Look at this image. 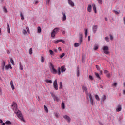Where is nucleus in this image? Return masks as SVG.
Segmentation results:
<instances>
[{"mask_svg":"<svg viewBox=\"0 0 125 125\" xmlns=\"http://www.w3.org/2000/svg\"><path fill=\"white\" fill-rule=\"evenodd\" d=\"M12 107L13 108V110H14V113L16 114V116L18 118V119L21 121V122H23L24 123H25V121L24 119V116H23L22 112H21L20 110L17 109V104L14 103L12 105Z\"/></svg>","mask_w":125,"mask_h":125,"instance_id":"obj_1","label":"nucleus"},{"mask_svg":"<svg viewBox=\"0 0 125 125\" xmlns=\"http://www.w3.org/2000/svg\"><path fill=\"white\" fill-rule=\"evenodd\" d=\"M82 89L83 92H85L86 94V99L87 100L90 99L91 105H93V99H92V96L91 95V94L90 93H88V91H87V88L86 86H84V85L82 86Z\"/></svg>","mask_w":125,"mask_h":125,"instance_id":"obj_2","label":"nucleus"},{"mask_svg":"<svg viewBox=\"0 0 125 125\" xmlns=\"http://www.w3.org/2000/svg\"><path fill=\"white\" fill-rule=\"evenodd\" d=\"M60 29V28H59V27L55 28L51 32V37H52V38H55V35H56L57 33L59 32Z\"/></svg>","mask_w":125,"mask_h":125,"instance_id":"obj_3","label":"nucleus"},{"mask_svg":"<svg viewBox=\"0 0 125 125\" xmlns=\"http://www.w3.org/2000/svg\"><path fill=\"white\" fill-rule=\"evenodd\" d=\"M58 71V75L59 76H60V74H61V72L62 73H64V72H66V68H65V66H62L61 68L58 67L57 69Z\"/></svg>","mask_w":125,"mask_h":125,"instance_id":"obj_4","label":"nucleus"},{"mask_svg":"<svg viewBox=\"0 0 125 125\" xmlns=\"http://www.w3.org/2000/svg\"><path fill=\"white\" fill-rule=\"evenodd\" d=\"M50 68L51 73L55 74L57 73V70L54 68V66L51 63H50Z\"/></svg>","mask_w":125,"mask_h":125,"instance_id":"obj_5","label":"nucleus"},{"mask_svg":"<svg viewBox=\"0 0 125 125\" xmlns=\"http://www.w3.org/2000/svg\"><path fill=\"white\" fill-rule=\"evenodd\" d=\"M103 51H104V53H105V54H109V47L107 46H104L102 48Z\"/></svg>","mask_w":125,"mask_h":125,"instance_id":"obj_6","label":"nucleus"},{"mask_svg":"<svg viewBox=\"0 0 125 125\" xmlns=\"http://www.w3.org/2000/svg\"><path fill=\"white\" fill-rule=\"evenodd\" d=\"M53 87L55 90H58V84H57V79H56L53 83Z\"/></svg>","mask_w":125,"mask_h":125,"instance_id":"obj_7","label":"nucleus"},{"mask_svg":"<svg viewBox=\"0 0 125 125\" xmlns=\"http://www.w3.org/2000/svg\"><path fill=\"white\" fill-rule=\"evenodd\" d=\"M59 42H62V43H65V41L62 40V39H60L58 40H57L56 41L54 42V43L55 44H57V43H59Z\"/></svg>","mask_w":125,"mask_h":125,"instance_id":"obj_8","label":"nucleus"},{"mask_svg":"<svg viewBox=\"0 0 125 125\" xmlns=\"http://www.w3.org/2000/svg\"><path fill=\"white\" fill-rule=\"evenodd\" d=\"M63 118H64V119H65V120L67 121V122H68V123H70L71 118L68 115H64L63 116Z\"/></svg>","mask_w":125,"mask_h":125,"instance_id":"obj_9","label":"nucleus"},{"mask_svg":"<svg viewBox=\"0 0 125 125\" xmlns=\"http://www.w3.org/2000/svg\"><path fill=\"white\" fill-rule=\"evenodd\" d=\"M62 21H66L67 20V16H66V13L62 12Z\"/></svg>","mask_w":125,"mask_h":125,"instance_id":"obj_10","label":"nucleus"},{"mask_svg":"<svg viewBox=\"0 0 125 125\" xmlns=\"http://www.w3.org/2000/svg\"><path fill=\"white\" fill-rule=\"evenodd\" d=\"M98 28V26L97 25L93 26L92 30H93V33H94V34H95V33H96Z\"/></svg>","mask_w":125,"mask_h":125,"instance_id":"obj_11","label":"nucleus"},{"mask_svg":"<svg viewBox=\"0 0 125 125\" xmlns=\"http://www.w3.org/2000/svg\"><path fill=\"white\" fill-rule=\"evenodd\" d=\"M51 95L54 100V101H59V98L58 97H57L56 96L53 95V94H51Z\"/></svg>","mask_w":125,"mask_h":125,"instance_id":"obj_12","label":"nucleus"},{"mask_svg":"<svg viewBox=\"0 0 125 125\" xmlns=\"http://www.w3.org/2000/svg\"><path fill=\"white\" fill-rule=\"evenodd\" d=\"M116 112H121L122 111V105L119 104L116 109Z\"/></svg>","mask_w":125,"mask_h":125,"instance_id":"obj_13","label":"nucleus"},{"mask_svg":"<svg viewBox=\"0 0 125 125\" xmlns=\"http://www.w3.org/2000/svg\"><path fill=\"white\" fill-rule=\"evenodd\" d=\"M5 66V61H2L1 62L2 70L4 71V67Z\"/></svg>","mask_w":125,"mask_h":125,"instance_id":"obj_14","label":"nucleus"},{"mask_svg":"<svg viewBox=\"0 0 125 125\" xmlns=\"http://www.w3.org/2000/svg\"><path fill=\"white\" fill-rule=\"evenodd\" d=\"M4 69H5V70H6L7 71L9 69H12V67H11V65H10V64H9L8 65L5 66Z\"/></svg>","mask_w":125,"mask_h":125,"instance_id":"obj_15","label":"nucleus"},{"mask_svg":"<svg viewBox=\"0 0 125 125\" xmlns=\"http://www.w3.org/2000/svg\"><path fill=\"white\" fill-rule=\"evenodd\" d=\"M96 68L97 71H99L100 74H101V75H102V70H100V67L98 65H96Z\"/></svg>","mask_w":125,"mask_h":125,"instance_id":"obj_16","label":"nucleus"},{"mask_svg":"<svg viewBox=\"0 0 125 125\" xmlns=\"http://www.w3.org/2000/svg\"><path fill=\"white\" fill-rule=\"evenodd\" d=\"M83 42V35L80 34L79 37V43L82 44V42Z\"/></svg>","mask_w":125,"mask_h":125,"instance_id":"obj_17","label":"nucleus"},{"mask_svg":"<svg viewBox=\"0 0 125 125\" xmlns=\"http://www.w3.org/2000/svg\"><path fill=\"white\" fill-rule=\"evenodd\" d=\"M10 85L12 90H14L15 88L14 87V85L13 84V81L12 80L10 81Z\"/></svg>","mask_w":125,"mask_h":125,"instance_id":"obj_18","label":"nucleus"},{"mask_svg":"<svg viewBox=\"0 0 125 125\" xmlns=\"http://www.w3.org/2000/svg\"><path fill=\"white\" fill-rule=\"evenodd\" d=\"M68 3L70 5H71V6H72V7H74V6H75V4L73 2V1H72V0H68Z\"/></svg>","mask_w":125,"mask_h":125,"instance_id":"obj_19","label":"nucleus"},{"mask_svg":"<svg viewBox=\"0 0 125 125\" xmlns=\"http://www.w3.org/2000/svg\"><path fill=\"white\" fill-rule=\"evenodd\" d=\"M92 8V7L91 6V5H89L87 8V11H88V12H90L91 11Z\"/></svg>","mask_w":125,"mask_h":125,"instance_id":"obj_20","label":"nucleus"},{"mask_svg":"<svg viewBox=\"0 0 125 125\" xmlns=\"http://www.w3.org/2000/svg\"><path fill=\"white\" fill-rule=\"evenodd\" d=\"M92 6H93V9L95 12V13H96V6H95V4H93Z\"/></svg>","mask_w":125,"mask_h":125,"instance_id":"obj_21","label":"nucleus"},{"mask_svg":"<svg viewBox=\"0 0 125 125\" xmlns=\"http://www.w3.org/2000/svg\"><path fill=\"white\" fill-rule=\"evenodd\" d=\"M59 86V89H62L63 88V83L62 82H60Z\"/></svg>","mask_w":125,"mask_h":125,"instance_id":"obj_22","label":"nucleus"},{"mask_svg":"<svg viewBox=\"0 0 125 125\" xmlns=\"http://www.w3.org/2000/svg\"><path fill=\"white\" fill-rule=\"evenodd\" d=\"M96 77H97V79L98 80H101V78H100V76H99V74L96 72L95 73Z\"/></svg>","mask_w":125,"mask_h":125,"instance_id":"obj_23","label":"nucleus"},{"mask_svg":"<svg viewBox=\"0 0 125 125\" xmlns=\"http://www.w3.org/2000/svg\"><path fill=\"white\" fill-rule=\"evenodd\" d=\"M19 66H20V70H24V68H23V65H22V63H21V62H20Z\"/></svg>","mask_w":125,"mask_h":125,"instance_id":"obj_24","label":"nucleus"},{"mask_svg":"<svg viewBox=\"0 0 125 125\" xmlns=\"http://www.w3.org/2000/svg\"><path fill=\"white\" fill-rule=\"evenodd\" d=\"M80 45H81V43H75L74 44V46H75V47H78Z\"/></svg>","mask_w":125,"mask_h":125,"instance_id":"obj_25","label":"nucleus"},{"mask_svg":"<svg viewBox=\"0 0 125 125\" xmlns=\"http://www.w3.org/2000/svg\"><path fill=\"white\" fill-rule=\"evenodd\" d=\"M41 61L42 63H43L44 62V57H43L42 56L41 57Z\"/></svg>","mask_w":125,"mask_h":125,"instance_id":"obj_26","label":"nucleus"},{"mask_svg":"<svg viewBox=\"0 0 125 125\" xmlns=\"http://www.w3.org/2000/svg\"><path fill=\"white\" fill-rule=\"evenodd\" d=\"M77 77H80V70H79V67L77 69Z\"/></svg>","mask_w":125,"mask_h":125,"instance_id":"obj_27","label":"nucleus"},{"mask_svg":"<svg viewBox=\"0 0 125 125\" xmlns=\"http://www.w3.org/2000/svg\"><path fill=\"white\" fill-rule=\"evenodd\" d=\"M7 31L8 34H10V28H9V24H7Z\"/></svg>","mask_w":125,"mask_h":125,"instance_id":"obj_28","label":"nucleus"},{"mask_svg":"<svg viewBox=\"0 0 125 125\" xmlns=\"http://www.w3.org/2000/svg\"><path fill=\"white\" fill-rule=\"evenodd\" d=\"M20 16L21 20H24V15H23V14L22 13H20Z\"/></svg>","mask_w":125,"mask_h":125,"instance_id":"obj_29","label":"nucleus"},{"mask_svg":"<svg viewBox=\"0 0 125 125\" xmlns=\"http://www.w3.org/2000/svg\"><path fill=\"white\" fill-rule=\"evenodd\" d=\"M10 62L12 65H14V61H13L12 58H10Z\"/></svg>","mask_w":125,"mask_h":125,"instance_id":"obj_30","label":"nucleus"},{"mask_svg":"<svg viewBox=\"0 0 125 125\" xmlns=\"http://www.w3.org/2000/svg\"><path fill=\"white\" fill-rule=\"evenodd\" d=\"M45 82L47 83H52V81L51 80H46Z\"/></svg>","mask_w":125,"mask_h":125,"instance_id":"obj_31","label":"nucleus"},{"mask_svg":"<svg viewBox=\"0 0 125 125\" xmlns=\"http://www.w3.org/2000/svg\"><path fill=\"white\" fill-rule=\"evenodd\" d=\"M37 30H37L38 33H41L42 32V28H41L40 27H38L37 28Z\"/></svg>","mask_w":125,"mask_h":125,"instance_id":"obj_32","label":"nucleus"},{"mask_svg":"<svg viewBox=\"0 0 125 125\" xmlns=\"http://www.w3.org/2000/svg\"><path fill=\"white\" fill-rule=\"evenodd\" d=\"M95 97L96 98V99L98 101H99V100H100V99L99 98V96H98L97 95H96L95 96Z\"/></svg>","mask_w":125,"mask_h":125,"instance_id":"obj_33","label":"nucleus"},{"mask_svg":"<svg viewBox=\"0 0 125 125\" xmlns=\"http://www.w3.org/2000/svg\"><path fill=\"white\" fill-rule=\"evenodd\" d=\"M94 49L95 50H97V49H98V45H95L94 46Z\"/></svg>","mask_w":125,"mask_h":125,"instance_id":"obj_34","label":"nucleus"},{"mask_svg":"<svg viewBox=\"0 0 125 125\" xmlns=\"http://www.w3.org/2000/svg\"><path fill=\"white\" fill-rule=\"evenodd\" d=\"M44 110H45V112L48 113V109H47V107H46V106H45V105H44Z\"/></svg>","mask_w":125,"mask_h":125,"instance_id":"obj_35","label":"nucleus"},{"mask_svg":"<svg viewBox=\"0 0 125 125\" xmlns=\"http://www.w3.org/2000/svg\"><path fill=\"white\" fill-rule=\"evenodd\" d=\"M6 125H11V122L10 121H7L5 122Z\"/></svg>","mask_w":125,"mask_h":125,"instance_id":"obj_36","label":"nucleus"},{"mask_svg":"<svg viewBox=\"0 0 125 125\" xmlns=\"http://www.w3.org/2000/svg\"><path fill=\"white\" fill-rule=\"evenodd\" d=\"M102 99H103V101H105V100L106 99V95H104L103 96Z\"/></svg>","mask_w":125,"mask_h":125,"instance_id":"obj_37","label":"nucleus"},{"mask_svg":"<svg viewBox=\"0 0 125 125\" xmlns=\"http://www.w3.org/2000/svg\"><path fill=\"white\" fill-rule=\"evenodd\" d=\"M3 11L5 13H7V9H6V8H5V7H3Z\"/></svg>","mask_w":125,"mask_h":125,"instance_id":"obj_38","label":"nucleus"},{"mask_svg":"<svg viewBox=\"0 0 125 125\" xmlns=\"http://www.w3.org/2000/svg\"><path fill=\"white\" fill-rule=\"evenodd\" d=\"M29 54H32L33 53V49L32 48L29 49Z\"/></svg>","mask_w":125,"mask_h":125,"instance_id":"obj_39","label":"nucleus"},{"mask_svg":"<svg viewBox=\"0 0 125 125\" xmlns=\"http://www.w3.org/2000/svg\"><path fill=\"white\" fill-rule=\"evenodd\" d=\"M111 76H112V75H111V74H110V73H107L106 74V77L109 78H111Z\"/></svg>","mask_w":125,"mask_h":125,"instance_id":"obj_40","label":"nucleus"},{"mask_svg":"<svg viewBox=\"0 0 125 125\" xmlns=\"http://www.w3.org/2000/svg\"><path fill=\"white\" fill-rule=\"evenodd\" d=\"M49 53L51 54V55H53L54 53L53 52V51L52 50H49Z\"/></svg>","mask_w":125,"mask_h":125,"instance_id":"obj_41","label":"nucleus"},{"mask_svg":"<svg viewBox=\"0 0 125 125\" xmlns=\"http://www.w3.org/2000/svg\"><path fill=\"white\" fill-rule=\"evenodd\" d=\"M62 107L63 109H65V104L64 103H62Z\"/></svg>","mask_w":125,"mask_h":125,"instance_id":"obj_42","label":"nucleus"},{"mask_svg":"<svg viewBox=\"0 0 125 125\" xmlns=\"http://www.w3.org/2000/svg\"><path fill=\"white\" fill-rule=\"evenodd\" d=\"M113 12H114L116 15L120 14V12H118V11L114 10Z\"/></svg>","mask_w":125,"mask_h":125,"instance_id":"obj_43","label":"nucleus"},{"mask_svg":"<svg viewBox=\"0 0 125 125\" xmlns=\"http://www.w3.org/2000/svg\"><path fill=\"white\" fill-rule=\"evenodd\" d=\"M65 56V53H62L61 56H60V58H63Z\"/></svg>","mask_w":125,"mask_h":125,"instance_id":"obj_44","label":"nucleus"},{"mask_svg":"<svg viewBox=\"0 0 125 125\" xmlns=\"http://www.w3.org/2000/svg\"><path fill=\"white\" fill-rule=\"evenodd\" d=\"M89 78L90 80H91V81H93V77H92V76L89 75Z\"/></svg>","mask_w":125,"mask_h":125,"instance_id":"obj_45","label":"nucleus"},{"mask_svg":"<svg viewBox=\"0 0 125 125\" xmlns=\"http://www.w3.org/2000/svg\"><path fill=\"white\" fill-rule=\"evenodd\" d=\"M97 1L98 2V3H99V4H102V0H97Z\"/></svg>","mask_w":125,"mask_h":125,"instance_id":"obj_46","label":"nucleus"},{"mask_svg":"<svg viewBox=\"0 0 125 125\" xmlns=\"http://www.w3.org/2000/svg\"><path fill=\"white\" fill-rule=\"evenodd\" d=\"M22 32H23V34H24V35H27V30H23Z\"/></svg>","mask_w":125,"mask_h":125,"instance_id":"obj_47","label":"nucleus"},{"mask_svg":"<svg viewBox=\"0 0 125 125\" xmlns=\"http://www.w3.org/2000/svg\"><path fill=\"white\" fill-rule=\"evenodd\" d=\"M105 41H107V42H110V40H109V37H106L105 38Z\"/></svg>","mask_w":125,"mask_h":125,"instance_id":"obj_48","label":"nucleus"},{"mask_svg":"<svg viewBox=\"0 0 125 125\" xmlns=\"http://www.w3.org/2000/svg\"><path fill=\"white\" fill-rule=\"evenodd\" d=\"M85 37H87V29H86L85 32Z\"/></svg>","mask_w":125,"mask_h":125,"instance_id":"obj_49","label":"nucleus"},{"mask_svg":"<svg viewBox=\"0 0 125 125\" xmlns=\"http://www.w3.org/2000/svg\"><path fill=\"white\" fill-rule=\"evenodd\" d=\"M55 116L56 118H58L59 117V114L58 113H55Z\"/></svg>","mask_w":125,"mask_h":125,"instance_id":"obj_50","label":"nucleus"},{"mask_svg":"<svg viewBox=\"0 0 125 125\" xmlns=\"http://www.w3.org/2000/svg\"><path fill=\"white\" fill-rule=\"evenodd\" d=\"M109 36H110L111 41H113V36L111 34Z\"/></svg>","mask_w":125,"mask_h":125,"instance_id":"obj_51","label":"nucleus"},{"mask_svg":"<svg viewBox=\"0 0 125 125\" xmlns=\"http://www.w3.org/2000/svg\"><path fill=\"white\" fill-rule=\"evenodd\" d=\"M104 74H107V73H109V71H108V70H104Z\"/></svg>","mask_w":125,"mask_h":125,"instance_id":"obj_52","label":"nucleus"},{"mask_svg":"<svg viewBox=\"0 0 125 125\" xmlns=\"http://www.w3.org/2000/svg\"><path fill=\"white\" fill-rule=\"evenodd\" d=\"M53 50H54V52L57 53V49L55 48V49H53Z\"/></svg>","mask_w":125,"mask_h":125,"instance_id":"obj_53","label":"nucleus"},{"mask_svg":"<svg viewBox=\"0 0 125 125\" xmlns=\"http://www.w3.org/2000/svg\"><path fill=\"white\" fill-rule=\"evenodd\" d=\"M89 41H90V36L88 37V41L89 42Z\"/></svg>","mask_w":125,"mask_h":125,"instance_id":"obj_54","label":"nucleus"},{"mask_svg":"<svg viewBox=\"0 0 125 125\" xmlns=\"http://www.w3.org/2000/svg\"><path fill=\"white\" fill-rule=\"evenodd\" d=\"M50 1V0H46V3L47 4L49 3V2Z\"/></svg>","mask_w":125,"mask_h":125,"instance_id":"obj_55","label":"nucleus"},{"mask_svg":"<svg viewBox=\"0 0 125 125\" xmlns=\"http://www.w3.org/2000/svg\"><path fill=\"white\" fill-rule=\"evenodd\" d=\"M2 123H3V121H2L1 119H0V124H2Z\"/></svg>","mask_w":125,"mask_h":125,"instance_id":"obj_56","label":"nucleus"},{"mask_svg":"<svg viewBox=\"0 0 125 125\" xmlns=\"http://www.w3.org/2000/svg\"><path fill=\"white\" fill-rule=\"evenodd\" d=\"M58 50H59V51H61V50H62V49H61V47H59Z\"/></svg>","mask_w":125,"mask_h":125,"instance_id":"obj_57","label":"nucleus"},{"mask_svg":"<svg viewBox=\"0 0 125 125\" xmlns=\"http://www.w3.org/2000/svg\"><path fill=\"white\" fill-rule=\"evenodd\" d=\"M26 30H27L28 33H29L30 30H29V28L28 27H26Z\"/></svg>","mask_w":125,"mask_h":125,"instance_id":"obj_58","label":"nucleus"},{"mask_svg":"<svg viewBox=\"0 0 125 125\" xmlns=\"http://www.w3.org/2000/svg\"><path fill=\"white\" fill-rule=\"evenodd\" d=\"M113 85L114 86H116V85H117V83H114L113 84Z\"/></svg>","mask_w":125,"mask_h":125,"instance_id":"obj_59","label":"nucleus"},{"mask_svg":"<svg viewBox=\"0 0 125 125\" xmlns=\"http://www.w3.org/2000/svg\"><path fill=\"white\" fill-rule=\"evenodd\" d=\"M123 86L125 88V82H124L123 83Z\"/></svg>","mask_w":125,"mask_h":125,"instance_id":"obj_60","label":"nucleus"},{"mask_svg":"<svg viewBox=\"0 0 125 125\" xmlns=\"http://www.w3.org/2000/svg\"><path fill=\"white\" fill-rule=\"evenodd\" d=\"M124 24L125 25V16L124 19Z\"/></svg>","mask_w":125,"mask_h":125,"instance_id":"obj_61","label":"nucleus"},{"mask_svg":"<svg viewBox=\"0 0 125 125\" xmlns=\"http://www.w3.org/2000/svg\"><path fill=\"white\" fill-rule=\"evenodd\" d=\"M105 21H108V18H105Z\"/></svg>","mask_w":125,"mask_h":125,"instance_id":"obj_62","label":"nucleus"},{"mask_svg":"<svg viewBox=\"0 0 125 125\" xmlns=\"http://www.w3.org/2000/svg\"><path fill=\"white\" fill-rule=\"evenodd\" d=\"M5 125V123H3L2 125Z\"/></svg>","mask_w":125,"mask_h":125,"instance_id":"obj_63","label":"nucleus"},{"mask_svg":"<svg viewBox=\"0 0 125 125\" xmlns=\"http://www.w3.org/2000/svg\"><path fill=\"white\" fill-rule=\"evenodd\" d=\"M62 34H65V31H63V32H62Z\"/></svg>","mask_w":125,"mask_h":125,"instance_id":"obj_64","label":"nucleus"}]
</instances>
